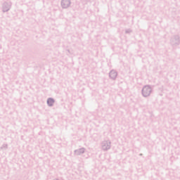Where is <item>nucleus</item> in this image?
Wrapping results in <instances>:
<instances>
[{
	"mask_svg": "<svg viewBox=\"0 0 180 180\" xmlns=\"http://www.w3.org/2000/svg\"><path fill=\"white\" fill-rule=\"evenodd\" d=\"M142 94L143 96H148V95L151 94V88L148 86H146L142 90Z\"/></svg>",
	"mask_w": 180,
	"mask_h": 180,
	"instance_id": "obj_1",
	"label": "nucleus"
},
{
	"mask_svg": "<svg viewBox=\"0 0 180 180\" xmlns=\"http://www.w3.org/2000/svg\"><path fill=\"white\" fill-rule=\"evenodd\" d=\"M62 5H63V8H67V6H70V1H68V0H63L62 1Z\"/></svg>",
	"mask_w": 180,
	"mask_h": 180,
	"instance_id": "obj_2",
	"label": "nucleus"
},
{
	"mask_svg": "<svg viewBox=\"0 0 180 180\" xmlns=\"http://www.w3.org/2000/svg\"><path fill=\"white\" fill-rule=\"evenodd\" d=\"M110 78H112L115 79L116 78V77H117V73L113 70H112L110 72Z\"/></svg>",
	"mask_w": 180,
	"mask_h": 180,
	"instance_id": "obj_3",
	"label": "nucleus"
},
{
	"mask_svg": "<svg viewBox=\"0 0 180 180\" xmlns=\"http://www.w3.org/2000/svg\"><path fill=\"white\" fill-rule=\"evenodd\" d=\"M47 103L49 106H53V105L54 104V100L52 98H49L47 101Z\"/></svg>",
	"mask_w": 180,
	"mask_h": 180,
	"instance_id": "obj_4",
	"label": "nucleus"
},
{
	"mask_svg": "<svg viewBox=\"0 0 180 180\" xmlns=\"http://www.w3.org/2000/svg\"><path fill=\"white\" fill-rule=\"evenodd\" d=\"M82 151L84 152V149H82Z\"/></svg>",
	"mask_w": 180,
	"mask_h": 180,
	"instance_id": "obj_5",
	"label": "nucleus"
}]
</instances>
